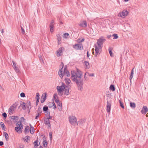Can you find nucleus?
<instances>
[{
  "instance_id": "obj_19",
  "label": "nucleus",
  "mask_w": 148,
  "mask_h": 148,
  "mask_svg": "<svg viewBox=\"0 0 148 148\" xmlns=\"http://www.w3.org/2000/svg\"><path fill=\"white\" fill-rule=\"evenodd\" d=\"M111 103L110 102H107V110L108 112H110L111 107Z\"/></svg>"
},
{
  "instance_id": "obj_7",
  "label": "nucleus",
  "mask_w": 148,
  "mask_h": 148,
  "mask_svg": "<svg viewBox=\"0 0 148 148\" xmlns=\"http://www.w3.org/2000/svg\"><path fill=\"white\" fill-rule=\"evenodd\" d=\"M129 14V12L126 10H124L122 11L119 12L118 14V16L119 17L122 18H125L128 16Z\"/></svg>"
},
{
  "instance_id": "obj_20",
  "label": "nucleus",
  "mask_w": 148,
  "mask_h": 148,
  "mask_svg": "<svg viewBox=\"0 0 148 148\" xmlns=\"http://www.w3.org/2000/svg\"><path fill=\"white\" fill-rule=\"evenodd\" d=\"M46 94H43L42 96V97L41 98V103H43L45 100H46Z\"/></svg>"
},
{
  "instance_id": "obj_4",
  "label": "nucleus",
  "mask_w": 148,
  "mask_h": 148,
  "mask_svg": "<svg viewBox=\"0 0 148 148\" xmlns=\"http://www.w3.org/2000/svg\"><path fill=\"white\" fill-rule=\"evenodd\" d=\"M63 66L64 64L62 63L60 66V69L58 72V75L61 78L65 77H69L70 75L69 72Z\"/></svg>"
},
{
  "instance_id": "obj_22",
  "label": "nucleus",
  "mask_w": 148,
  "mask_h": 148,
  "mask_svg": "<svg viewBox=\"0 0 148 148\" xmlns=\"http://www.w3.org/2000/svg\"><path fill=\"white\" fill-rule=\"evenodd\" d=\"M64 81L66 84L67 85V86L68 85L69 86V85L71 83V81L69 78H66V77H64Z\"/></svg>"
},
{
  "instance_id": "obj_48",
  "label": "nucleus",
  "mask_w": 148,
  "mask_h": 148,
  "mask_svg": "<svg viewBox=\"0 0 148 148\" xmlns=\"http://www.w3.org/2000/svg\"><path fill=\"white\" fill-rule=\"evenodd\" d=\"M3 144V142L0 141V146L2 145Z\"/></svg>"
},
{
  "instance_id": "obj_27",
  "label": "nucleus",
  "mask_w": 148,
  "mask_h": 148,
  "mask_svg": "<svg viewBox=\"0 0 148 148\" xmlns=\"http://www.w3.org/2000/svg\"><path fill=\"white\" fill-rule=\"evenodd\" d=\"M110 89L113 92L115 90V88L114 85H111L110 87Z\"/></svg>"
},
{
  "instance_id": "obj_9",
  "label": "nucleus",
  "mask_w": 148,
  "mask_h": 148,
  "mask_svg": "<svg viewBox=\"0 0 148 148\" xmlns=\"http://www.w3.org/2000/svg\"><path fill=\"white\" fill-rule=\"evenodd\" d=\"M63 48L62 47H60L56 51V54L58 57L61 56L63 54Z\"/></svg>"
},
{
  "instance_id": "obj_14",
  "label": "nucleus",
  "mask_w": 148,
  "mask_h": 148,
  "mask_svg": "<svg viewBox=\"0 0 148 148\" xmlns=\"http://www.w3.org/2000/svg\"><path fill=\"white\" fill-rule=\"evenodd\" d=\"M51 117L50 116H47V118L45 119V123L48 125V126L49 127L50 125L49 124V119L51 118Z\"/></svg>"
},
{
  "instance_id": "obj_6",
  "label": "nucleus",
  "mask_w": 148,
  "mask_h": 148,
  "mask_svg": "<svg viewBox=\"0 0 148 148\" xmlns=\"http://www.w3.org/2000/svg\"><path fill=\"white\" fill-rule=\"evenodd\" d=\"M69 121L70 123L73 125L76 126L77 125V122L76 117L71 115L69 117Z\"/></svg>"
},
{
  "instance_id": "obj_21",
  "label": "nucleus",
  "mask_w": 148,
  "mask_h": 148,
  "mask_svg": "<svg viewBox=\"0 0 148 148\" xmlns=\"http://www.w3.org/2000/svg\"><path fill=\"white\" fill-rule=\"evenodd\" d=\"M31 127L32 126L31 125L29 126H27L26 127L25 129V133H29Z\"/></svg>"
},
{
  "instance_id": "obj_44",
  "label": "nucleus",
  "mask_w": 148,
  "mask_h": 148,
  "mask_svg": "<svg viewBox=\"0 0 148 148\" xmlns=\"http://www.w3.org/2000/svg\"><path fill=\"white\" fill-rule=\"evenodd\" d=\"M27 106H26V104L25 103H23V105L22 106V108L23 109L25 110L27 107Z\"/></svg>"
},
{
  "instance_id": "obj_29",
  "label": "nucleus",
  "mask_w": 148,
  "mask_h": 148,
  "mask_svg": "<svg viewBox=\"0 0 148 148\" xmlns=\"http://www.w3.org/2000/svg\"><path fill=\"white\" fill-rule=\"evenodd\" d=\"M3 135L5 137L6 140H8L9 138V136L8 134L5 132H4L3 133Z\"/></svg>"
},
{
  "instance_id": "obj_40",
  "label": "nucleus",
  "mask_w": 148,
  "mask_h": 148,
  "mask_svg": "<svg viewBox=\"0 0 148 148\" xmlns=\"http://www.w3.org/2000/svg\"><path fill=\"white\" fill-rule=\"evenodd\" d=\"M109 51L110 56L111 57H113L114 56V55L111 50L110 49H109Z\"/></svg>"
},
{
  "instance_id": "obj_10",
  "label": "nucleus",
  "mask_w": 148,
  "mask_h": 148,
  "mask_svg": "<svg viewBox=\"0 0 148 148\" xmlns=\"http://www.w3.org/2000/svg\"><path fill=\"white\" fill-rule=\"evenodd\" d=\"M73 47L75 50H81L83 49L82 45L80 44H75L73 45Z\"/></svg>"
},
{
  "instance_id": "obj_51",
  "label": "nucleus",
  "mask_w": 148,
  "mask_h": 148,
  "mask_svg": "<svg viewBox=\"0 0 148 148\" xmlns=\"http://www.w3.org/2000/svg\"><path fill=\"white\" fill-rule=\"evenodd\" d=\"M130 1V0H124V1L125 2H127Z\"/></svg>"
},
{
  "instance_id": "obj_54",
  "label": "nucleus",
  "mask_w": 148,
  "mask_h": 148,
  "mask_svg": "<svg viewBox=\"0 0 148 148\" xmlns=\"http://www.w3.org/2000/svg\"><path fill=\"white\" fill-rule=\"evenodd\" d=\"M108 97H109V96H110H110H111V95H109V94H108Z\"/></svg>"
},
{
  "instance_id": "obj_8",
  "label": "nucleus",
  "mask_w": 148,
  "mask_h": 148,
  "mask_svg": "<svg viewBox=\"0 0 148 148\" xmlns=\"http://www.w3.org/2000/svg\"><path fill=\"white\" fill-rule=\"evenodd\" d=\"M23 128V126L21 122H18L16 124V127L15 129L16 132L21 133L22 132L21 130Z\"/></svg>"
},
{
  "instance_id": "obj_28",
  "label": "nucleus",
  "mask_w": 148,
  "mask_h": 148,
  "mask_svg": "<svg viewBox=\"0 0 148 148\" xmlns=\"http://www.w3.org/2000/svg\"><path fill=\"white\" fill-rule=\"evenodd\" d=\"M26 104V106H27L28 109H30L31 108V105L30 102L29 101H27Z\"/></svg>"
},
{
  "instance_id": "obj_50",
  "label": "nucleus",
  "mask_w": 148,
  "mask_h": 148,
  "mask_svg": "<svg viewBox=\"0 0 148 148\" xmlns=\"http://www.w3.org/2000/svg\"><path fill=\"white\" fill-rule=\"evenodd\" d=\"M39 99H36V103H37V104L38 103V102H39Z\"/></svg>"
},
{
  "instance_id": "obj_49",
  "label": "nucleus",
  "mask_w": 148,
  "mask_h": 148,
  "mask_svg": "<svg viewBox=\"0 0 148 148\" xmlns=\"http://www.w3.org/2000/svg\"><path fill=\"white\" fill-rule=\"evenodd\" d=\"M52 135V133L51 132H50L49 134V136L51 138Z\"/></svg>"
},
{
  "instance_id": "obj_43",
  "label": "nucleus",
  "mask_w": 148,
  "mask_h": 148,
  "mask_svg": "<svg viewBox=\"0 0 148 148\" xmlns=\"http://www.w3.org/2000/svg\"><path fill=\"white\" fill-rule=\"evenodd\" d=\"M0 125L3 128V129L4 128L5 125L3 122H1L0 123Z\"/></svg>"
},
{
  "instance_id": "obj_11",
  "label": "nucleus",
  "mask_w": 148,
  "mask_h": 148,
  "mask_svg": "<svg viewBox=\"0 0 148 148\" xmlns=\"http://www.w3.org/2000/svg\"><path fill=\"white\" fill-rule=\"evenodd\" d=\"M21 26L22 31L25 32V30L27 29V25L26 22L23 21L21 23Z\"/></svg>"
},
{
  "instance_id": "obj_31",
  "label": "nucleus",
  "mask_w": 148,
  "mask_h": 148,
  "mask_svg": "<svg viewBox=\"0 0 148 148\" xmlns=\"http://www.w3.org/2000/svg\"><path fill=\"white\" fill-rule=\"evenodd\" d=\"M112 36L113 37V39H117L119 38V36L117 34H114L112 35Z\"/></svg>"
},
{
  "instance_id": "obj_53",
  "label": "nucleus",
  "mask_w": 148,
  "mask_h": 148,
  "mask_svg": "<svg viewBox=\"0 0 148 148\" xmlns=\"http://www.w3.org/2000/svg\"><path fill=\"white\" fill-rule=\"evenodd\" d=\"M38 148H43V147L41 146H40Z\"/></svg>"
},
{
  "instance_id": "obj_34",
  "label": "nucleus",
  "mask_w": 148,
  "mask_h": 148,
  "mask_svg": "<svg viewBox=\"0 0 148 148\" xmlns=\"http://www.w3.org/2000/svg\"><path fill=\"white\" fill-rule=\"evenodd\" d=\"M41 111H39V112H38L36 114L35 119H37L39 116L40 115V113H41Z\"/></svg>"
},
{
  "instance_id": "obj_23",
  "label": "nucleus",
  "mask_w": 148,
  "mask_h": 148,
  "mask_svg": "<svg viewBox=\"0 0 148 148\" xmlns=\"http://www.w3.org/2000/svg\"><path fill=\"white\" fill-rule=\"evenodd\" d=\"M53 24V22H52L51 23L50 26V30L51 33L53 32L54 31Z\"/></svg>"
},
{
  "instance_id": "obj_2",
  "label": "nucleus",
  "mask_w": 148,
  "mask_h": 148,
  "mask_svg": "<svg viewBox=\"0 0 148 148\" xmlns=\"http://www.w3.org/2000/svg\"><path fill=\"white\" fill-rule=\"evenodd\" d=\"M53 101L49 102L47 104V105L49 108H53L54 110L56 108V106L54 103V101L56 103L57 106L59 111H61L62 109V106L61 103L59 100L58 95L57 94H55L53 99Z\"/></svg>"
},
{
  "instance_id": "obj_55",
  "label": "nucleus",
  "mask_w": 148,
  "mask_h": 148,
  "mask_svg": "<svg viewBox=\"0 0 148 148\" xmlns=\"http://www.w3.org/2000/svg\"><path fill=\"white\" fill-rule=\"evenodd\" d=\"M13 118H14V119H15V118H17V117H13Z\"/></svg>"
},
{
  "instance_id": "obj_15",
  "label": "nucleus",
  "mask_w": 148,
  "mask_h": 148,
  "mask_svg": "<svg viewBox=\"0 0 148 148\" xmlns=\"http://www.w3.org/2000/svg\"><path fill=\"white\" fill-rule=\"evenodd\" d=\"M84 66L86 69H89L90 67V65L88 62L87 61H85L84 62Z\"/></svg>"
},
{
  "instance_id": "obj_3",
  "label": "nucleus",
  "mask_w": 148,
  "mask_h": 148,
  "mask_svg": "<svg viewBox=\"0 0 148 148\" xmlns=\"http://www.w3.org/2000/svg\"><path fill=\"white\" fill-rule=\"evenodd\" d=\"M56 89L58 94L60 95H68L69 94V87L64 84L62 83L61 85L58 86Z\"/></svg>"
},
{
  "instance_id": "obj_12",
  "label": "nucleus",
  "mask_w": 148,
  "mask_h": 148,
  "mask_svg": "<svg viewBox=\"0 0 148 148\" xmlns=\"http://www.w3.org/2000/svg\"><path fill=\"white\" fill-rule=\"evenodd\" d=\"M79 25L81 27H86L87 26V23L86 21L82 20L79 23Z\"/></svg>"
},
{
  "instance_id": "obj_35",
  "label": "nucleus",
  "mask_w": 148,
  "mask_h": 148,
  "mask_svg": "<svg viewBox=\"0 0 148 148\" xmlns=\"http://www.w3.org/2000/svg\"><path fill=\"white\" fill-rule=\"evenodd\" d=\"M47 144V142L46 140H44L43 142V145L45 147H46Z\"/></svg>"
},
{
  "instance_id": "obj_38",
  "label": "nucleus",
  "mask_w": 148,
  "mask_h": 148,
  "mask_svg": "<svg viewBox=\"0 0 148 148\" xmlns=\"http://www.w3.org/2000/svg\"><path fill=\"white\" fill-rule=\"evenodd\" d=\"M48 110V107L47 106H45L43 109V110L44 112H46Z\"/></svg>"
},
{
  "instance_id": "obj_52",
  "label": "nucleus",
  "mask_w": 148,
  "mask_h": 148,
  "mask_svg": "<svg viewBox=\"0 0 148 148\" xmlns=\"http://www.w3.org/2000/svg\"><path fill=\"white\" fill-rule=\"evenodd\" d=\"M146 117H148V113H147L146 114Z\"/></svg>"
},
{
  "instance_id": "obj_39",
  "label": "nucleus",
  "mask_w": 148,
  "mask_h": 148,
  "mask_svg": "<svg viewBox=\"0 0 148 148\" xmlns=\"http://www.w3.org/2000/svg\"><path fill=\"white\" fill-rule=\"evenodd\" d=\"M38 142V140L35 141L34 142V147L35 148H36L38 145H39Z\"/></svg>"
},
{
  "instance_id": "obj_45",
  "label": "nucleus",
  "mask_w": 148,
  "mask_h": 148,
  "mask_svg": "<svg viewBox=\"0 0 148 148\" xmlns=\"http://www.w3.org/2000/svg\"><path fill=\"white\" fill-rule=\"evenodd\" d=\"M39 94L38 93H37L36 94V99H39Z\"/></svg>"
},
{
  "instance_id": "obj_24",
  "label": "nucleus",
  "mask_w": 148,
  "mask_h": 148,
  "mask_svg": "<svg viewBox=\"0 0 148 148\" xmlns=\"http://www.w3.org/2000/svg\"><path fill=\"white\" fill-rule=\"evenodd\" d=\"M130 106L132 108L134 109L136 107V104L134 102H130Z\"/></svg>"
},
{
  "instance_id": "obj_42",
  "label": "nucleus",
  "mask_w": 148,
  "mask_h": 148,
  "mask_svg": "<svg viewBox=\"0 0 148 148\" xmlns=\"http://www.w3.org/2000/svg\"><path fill=\"white\" fill-rule=\"evenodd\" d=\"M20 96L21 97H25V94L23 92H21L20 94Z\"/></svg>"
},
{
  "instance_id": "obj_25",
  "label": "nucleus",
  "mask_w": 148,
  "mask_h": 148,
  "mask_svg": "<svg viewBox=\"0 0 148 148\" xmlns=\"http://www.w3.org/2000/svg\"><path fill=\"white\" fill-rule=\"evenodd\" d=\"M88 75L90 77H94V75L93 73H89L88 72H86L85 74V77L88 76Z\"/></svg>"
},
{
  "instance_id": "obj_46",
  "label": "nucleus",
  "mask_w": 148,
  "mask_h": 148,
  "mask_svg": "<svg viewBox=\"0 0 148 148\" xmlns=\"http://www.w3.org/2000/svg\"><path fill=\"white\" fill-rule=\"evenodd\" d=\"M2 115L4 117H7V114L5 113H3Z\"/></svg>"
},
{
  "instance_id": "obj_13",
  "label": "nucleus",
  "mask_w": 148,
  "mask_h": 148,
  "mask_svg": "<svg viewBox=\"0 0 148 148\" xmlns=\"http://www.w3.org/2000/svg\"><path fill=\"white\" fill-rule=\"evenodd\" d=\"M148 112V108L146 106H144L142 108L141 111V113L143 114H145Z\"/></svg>"
},
{
  "instance_id": "obj_18",
  "label": "nucleus",
  "mask_w": 148,
  "mask_h": 148,
  "mask_svg": "<svg viewBox=\"0 0 148 148\" xmlns=\"http://www.w3.org/2000/svg\"><path fill=\"white\" fill-rule=\"evenodd\" d=\"M23 140L25 142L27 143H29L30 139V137L29 136H27L22 138Z\"/></svg>"
},
{
  "instance_id": "obj_1",
  "label": "nucleus",
  "mask_w": 148,
  "mask_h": 148,
  "mask_svg": "<svg viewBox=\"0 0 148 148\" xmlns=\"http://www.w3.org/2000/svg\"><path fill=\"white\" fill-rule=\"evenodd\" d=\"M82 75L81 72L78 70L71 71V79L76 83L78 86H81L83 85L82 81L81 79Z\"/></svg>"
},
{
  "instance_id": "obj_36",
  "label": "nucleus",
  "mask_w": 148,
  "mask_h": 148,
  "mask_svg": "<svg viewBox=\"0 0 148 148\" xmlns=\"http://www.w3.org/2000/svg\"><path fill=\"white\" fill-rule=\"evenodd\" d=\"M120 105L121 107L124 109L125 108L123 104V102L121 101H119Z\"/></svg>"
},
{
  "instance_id": "obj_32",
  "label": "nucleus",
  "mask_w": 148,
  "mask_h": 148,
  "mask_svg": "<svg viewBox=\"0 0 148 148\" xmlns=\"http://www.w3.org/2000/svg\"><path fill=\"white\" fill-rule=\"evenodd\" d=\"M13 66L15 70H16L17 71H18V69L16 67V63L13 61Z\"/></svg>"
},
{
  "instance_id": "obj_30",
  "label": "nucleus",
  "mask_w": 148,
  "mask_h": 148,
  "mask_svg": "<svg viewBox=\"0 0 148 148\" xmlns=\"http://www.w3.org/2000/svg\"><path fill=\"white\" fill-rule=\"evenodd\" d=\"M57 40L58 41V44H60L61 42V38L59 35H57Z\"/></svg>"
},
{
  "instance_id": "obj_33",
  "label": "nucleus",
  "mask_w": 148,
  "mask_h": 148,
  "mask_svg": "<svg viewBox=\"0 0 148 148\" xmlns=\"http://www.w3.org/2000/svg\"><path fill=\"white\" fill-rule=\"evenodd\" d=\"M84 39L83 38H80L77 39V42L78 43H80L81 42L84 41Z\"/></svg>"
},
{
  "instance_id": "obj_47",
  "label": "nucleus",
  "mask_w": 148,
  "mask_h": 148,
  "mask_svg": "<svg viewBox=\"0 0 148 148\" xmlns=\"http://www.w3.org/2000/svg\"><path fill=\"white\" fill-rule=\"evenodd\" d=\"M87 57H89L90 56V53H89L88 51L87 52Z\"/></svg>"
},
{
  "instance_id": "obj_37",
  "label": "nucleus",
  "mask_w": 148,
  "mask_h": 148,
  "mask_svg": "<svg viewBox=\"0 0 148 148\" xmlns=\"http://www.w3.org/2000/svg\"><path fill=\"white\" fill-rule=\"evenodd\" d=\"M133 74H134V72L133 71V69L132 70L131 72V74L130 77V80L131 81L132 79L133 78Z\"/></svg>"
},
{
  "instance_id": "obj_16",
  "label": "nucleus",
  "mask_w": 148,
  "mask_h": 148,
  "mask_svg": "<svg viewBox=\"0 0 148 148\" xmlns=\"http://www.w3.org/2000/svg\"><path fill=\"white\" fill-rule=\"evenodd\" d=\"M15 107L14 106H11L9 110V113L10 114H13V112L15 109Z\"/></svg>"
},
{
  "instance_id": "obj_5",
  "label": "nucleus",
  "mask_w": 148,
  "mask_h": 148,
  "mask_svg": "<svg viewBox=\"0 0 148 148\" xmlns=\"http://www.w3.org/2000/svg\"><path fill=\"white\" fill-rule=\"evenodd\" d=\"M102 47V45L96 44L92 49V52L93 54L95 55V56H97L101 52Z\"/></svg>"
},
{
  "instance_id": "obj_56",
  "label": "nucleus",
  "mask_w": 148,
  "mask_h": 148,
  "mask_svg": "<svg viewBox=\"0 0 148 148\" xmlns=\"http://www.w3.org/2000/svg\"><path fill=\"white\" fill-rule=\"evenodd\" d=\"M49 112H47V114L48 115H49Z\"/></svg>"
},
{
  "instance_id": "obj_17",
  "label": "nucleus",
  "mask_w": 148,
  "mask_h": 148,
  "mask_svg": "<svg viewBox=\"0 0 148 148\" xmlns=\"http://www.w3.org/2000/svg\"><path fill=\"white\" fill-rule=\"evenodd\" d=\"M105 39L100 38L98 40L97 43L96 44H98L100 45H102L103 42H104Z\"/></svg>"
},
{
  "instance_id": "obj_41",
  "label": "nucleus",
  "mask_w": 148,
  "mask_h": 148,
  "mask_svg": "<svg viewBox=\"0 0 148 148\" xmlns=\"http://www.w3.org/2000/svg\"><path fill=\"white\" fill-rule=\"evenodd\" d=\"M30 133L32 134H34V130L32 126L31 127L30 130Z\"/></svg>"
},
{
  "instance_id": "obj_26",
  "label": "nucleus",
  "mask_w": 148,
  "mask_h": 148,
  "mask_svg": "<svg viewBox=\"0 0 148 148\" xmlns=\"http://www.w3.org/2000/svg\"><path fill=\"white\" fill-rule=\"evenodd\" d=\"M69 36V34L67 33H65L62 36L65 39L67 38Z\"/></svg>"
}]
</instances>
